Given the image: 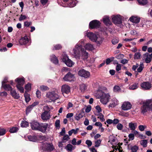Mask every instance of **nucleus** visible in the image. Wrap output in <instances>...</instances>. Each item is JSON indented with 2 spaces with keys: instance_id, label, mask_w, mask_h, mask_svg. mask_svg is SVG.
Listing matches in <instances>:
<instances>
[{
  "instance_id": "nucleus-1",
  "label": "nucleus",
  "mask_w": 152,
  "mask_h": 152,
  "mask_svg": "<svg viewBox=\"0 0 152 152\" xmlns=\"http://www.w3.org/2000/svg\"><path fill=\"white\" fill-rule=\"evenodd\" d=\"M73 50L75 57L76 58L79 59L81 57L82 59L85 60L88 57V53L83 48L82 44H77Z\"/></svg>"
},
{
  "instance_id": "nucleus-2",
  "label": "nucleus",
  "mask_w": 152,
  "mask_h": 152,
  "mask_svg": "<svg viewBox=\"0 0 152 152\" xmlns=\"http://www.w3.org/2000/svg\"><path fill=\"white\" fill-rule=\"evenodd\" d=\"M110 142L113 145L114 148L113 152H122V149L121 146L117 144V140L113 135H110L109 137Z\"/></svg>"
},
{
  "instance_id": "nucleus-3",
  "label": "nucleus",
  "mask_w": 152,
  "mask_h": 152,
  "mask_svg": "<svg viewBox=\"0 0 152 152\" xmlns=\"http://www.w3.org/2000/svg\"><path fill=\"white\" fill-rule=\"evenodd\" d=\"M17 84L16 86L18 89L21 93L24 92V88L23 86L25 83V79L24 77L17 78L15 80Z\"/></svg>"
},
{
  "instance_id": "nucleus-4",
  "label": "nucleus",
  "mask_w": 152,
  "mask_h": 152,
  "mask_svg": "<svg viewBox=\"0 0 152 152\" xmlns=\"http://www.w3.org/2000/svg\"><path fill=\"white\" fill-rule=\"evenodd\" d=\"M101 23L100 21L96 20H93L89 23V28L91 29L101 28Z\"/></svg>"
},
{
  "instance_id": "nucleus-5",
  "label": "nucleus",
  "mask_w": 152,
  "mask_h": 152,
  "mask_svg": "<svg viewBox=\"0 0 152 152\" xmlns=\"http://www.w3.org/2000/svg\"><path fill=\"white\" fill-rule=\"evenodd\" d=\"M151 103V99L147 100L145 102H143V106L141 108L142 113L143 114H145L147 112L149 109H150L149 106Z\"/></svg>"
},
{
  "instance_id": "nucleus-6",
  "label": "nucleus",
  "mask_w": 152,
  "mask_h": 152,
  "mask_svg": "<svg viewBox=\"0 0 152 152\" xmlns=\"http://www.w3.org/2000/svg\"><path fill=\"white\" fill-rule=\"evenodd\" d=\"M46 97L51 101H54L58 98V95L54 91L47 93Z\"/></svg>"
},
{
  "instance_id": "nucleus-7",
  "label": "nucleus",
  "mask_w": 152,
  "mask_h": 152,
  "mask_svg": "<svg viewBox=\"0 0 152 152\" xmlns=\"http://www.w3.org/2000/svg\"><path fill=\"white\" fill-rule=\"evenodd\" d=\"M42 148L44 151L50 152L54 149V147L52 143H45L42 146Z\"/></svg>"
},
{
  "instance_id": "nucleus-8",
  "label": "nucleus",
  "mask_w": 152,
  "mask_h": 152,
  "mask_svg": "<svg viewBox=\"0 0 152 152\" xmlns=\"http://www.w3.org/2000/svg\"><path fill=\"white\" fill-rule=\"evenodd\" d=\"M85 36H86L91 41L96 42L97 41L98 37L96 35L92 32H86Z\"/></svg>"
},
{
  "instance_id": "nucleus-9",
  "label": "nucleus",
  "mask_w": 152,
  "mask_h": 152,
  "mask_svg": "<svg viewBox=\"0 0 152 152\" xmlns=\"http://www.w3.org/2000/svg\"><path fill=\"white\" fill-rule=\"evenodd\" d=\"M78 75L80 76L86 78L89 77L90 76V72L83 69L79 71Z\"/></svg>"
},
{
  "instance_id": "nucleus-10",
  "label": "nucleus",
  "mask_w": 152,
  "mask_h": 152,
  "mask_svg": "<svg viewBox=\"0 0 152 152\" xmlns=\"http://www.w3.org/2000/svg\"><path fill=\"white\" fill-rule=\"evenodd\" d=\"M74 75L70 72H68L64 77L63 79L65 81H72L74 80Z\"/></svg>"
},
{
  "instance_id": "nucleus-11",
  "label": "nucleus",
  "mask_w": 152,
  "mask_h": 152,
  "mask_svg": "<svg viewBox=\"0 0 152 152\" xmlns=\"http://www.w3.org/2000/svg\"><path fill=\"white\" fill-rule=\"evenodd\" d=\"M151 83L148 82H144L140 84V86L142 89L144 90H149L151 87Z\"/></svg>"
},
{
  "instance_id": "nucleus-12",
  "label": "nucleus",
  "mask_w": 152,
  "mask_h": 152,
  "mask_svg": "<svg viewBox=\"0 0 152 152\" xmlns=\"http://www.w3.org/2000/svg\"><path fill=\"white\" fill-rule=\"evenodd\" d=\"M112 20L115 24H120L122 23L121 18L120 15L114 16L112 18Z\"/></svg>"
},
{
  "instance_id": "nucleus-13",
  "label": "nucleus",
  "mask_w": 152,
  "mask_h": 152,
  "mask_svg": "<svg viewBox=\"0 0 152 152\" xmlns=\"http://www.w3.org/2000/svg\"><path fill=\"white\" fill-rule=\"evenodd\" d=\"M152 58V53L149 54L146 53L143 55L142 59L144 60L146 63H148L150 62Z\"/></svg>"
},
{
  "instance_id": "nucleus-14",
  "label": "nucleus",
  "mask_w": 152,
  "mask_h": 152,
  "mask_svg": "<svg viewBox=\"0 0 152 152\" xmlns=\"http://www.w3.org/2000/svg\"><path fill=\"white\" fill-rule=\"evenodd\" d=\"M61 91L63 94H68L70 92V88L67 85H64L61 87Z\"/></svg>"
},
{
  "instance_id": "nucleus-15",
  "label": "nucleus",
  "mask_w": 152,
  "mask_h": 152,
  "mask_svg": "<svg viewBox=\"0 0 152 152\" xmlns=\"http://www.w3.org/2000/svg\"><path fill=\"white\" fill-rule=\"evenodd\" d=\"M132 105L130 102H125L122 104L121 107L122 109L124 110H127L131 109Z\"/></svg>"
},
{
  "instance_id": "nucleus-16",
  "label": "nucleus",
  "mask_w": 152,
  "mask_h": 152,
  "mask_svg": "<svg viewBox=\"0 0 152 152\" xmlns=\"http://www.w3.org/2000/svg\"><path fill=\"white\" fill-rule=\"evenodd\" d=\"M32 129L38 130L40 124L37 122L33 121L30 123Z\"/></svg>"
},
{
  "instance_id": "nucleus-17",
  "label": "nucleus",
  "mask_w": 152,
  "mask_h": 152,
  "mask_svg": "<svg viewBox=\"0 0 152 152\" xmlns=\"http://www.w3.org/2000/svg\"><path fill=\"white\" fill-rule=\"evenodd\" d=\"M48 126V124L46 123L40 124L38 130L44 133L46 131Z\"/></svg>"
},
{
  "instance_id": "nucleus-18",
  "label": "nucleus",
  "mask_w": 152,
  "mask_h": 152,
  "mask_svg": "<svg viewBox=\"0 0 152 152\" xmlns=\"http://www.w3.org/2000/svg\"><path fill=\"white\" fill-rule=\"evenodd\" d=\"M41 118L43 120L47 121L50 118V115L48 112H44L41 114Z\"/></svg>"
},
{
  "instance_id": "nucleus-19",
  "label": "nucleus",
  "mask_w": 152,
  "mask_h": 152,
  "mask_svg": "<svg viewBox=\"0 0 152 152\" xmlns=\"http://www.w3.org/2000/svg\"><path fill=\"white\" fill-rule=\"evenodd\" d=\"M28 39L27 37L25 36L20 39L19 42L21 45H25L28 42Z\"/></svg>"
},
{
  "instance_id": "nucleus-20",
  "label": "nucleus",
  "mask_w": 152,
  "mask_h": 152,
  "mask_svg": "<svg viewBox=\"0 0 152 152\" xmlns=\"http://www.w3.org/2000/svg\"><path fill=\"white\" fill-rule=\"evenodd\" d=\"M4 82H2V87H3L4 90L8 91H11L12 90V88L9 84H4Z\"/></svg>"
},
{
  "instance_id": "nucleus-21",
  "label": "nucleus",
  "mask_w": 152,
  "mask_h": 152,
  "mask_svg": "<svg viewBox=\"0 0 152 152\" xmlns=\"http://www.w3.org/2000/svg\"><path fill=\"white\" fill-rule=\"evenodd\" d=\"M129 127L131 130H134L136 128L137 126V123L131 122L129 123Z\"/></svg>"
},
{
  "instance_id": "nucleus-22",
  "label": "nucleus",
  "mask_w": 152,
  "mask_h": 152,
  "mask_svg": "<svg viewBox=\"0 0 152 152\" xmlns=\"http://www.w3.org/2000/svg\"><path fill=\"white\" fill-rule=\"evenodd\" d=\"M96 94V98L99 99L104 97V93L102 90L99 89L97 91Z\"/></svg>"
},
{
  "instance_id": "nucleus-23",
  "label": "nucleus",
  "mask_w": 152,
  "mask_h": 152,
  "mask_svg": "<svg viewBox=\"0 0 152 152\" xmlns=\"http://www.w3.org/2000/svg\"><path fill=\"white\" fill-rule=\"evenodd\" d=\"M130 21L133 23H138L140 20V18L137 17L132 16L129 18Z\"/></svg>"
},
{
  "instance_id": "nucleus-24",
  "label": "nucleus",
  "mask_w": 152,
  "mask_h": 152,
  "mask_svg": "<svg viewBox=\"0 0 152 152\" xmlns=\"http://www.w3.org/2000/svg\"><path fill=\"white\" fill-rule=\"evenodd\" d=\"M105 25L107 26H110L112 24V23L110 20V18L108 16H105Z\"/></svg>"
},
{
  "instance_id": "nucleus-25",
  "label": "nucleus",
  "mask_w": 152,
  "mask_h": 152,
  "mask_svg": "<svg viewBox=\"0 0 152 152\" xmlns=\"http://www.w3.org/2000/svg\"><path fill=\"white\" fill-rule=\"evenodd\" d=\"M10 93L11 95L15 99H18L20 97L19 94L17 93L15 90H12Z\"/></svg>"
},
{
  "instance_id": "nucleus-26",
  "label": "nucleus",
  "mask_w": 152,
  "mask_h": 152,
  "mask_svg": "<svg viewBox=\"0 0 152 152\" xmlns=\"http://www.w3.org/2000/svg\"><path fill=\"white\" fill-rule=\"evenodd\" d=\"M51 61L55 64H57L58 63V61L57 58L54 55H52L51 56Z\"/></svg>"
},
{
  "instance_id": "nucleus-27",
  "label": "nucleus",
  "mask_w": 152,
  "mask_h": 152,
  "mask_svg": "<svg viewBox=\"0 0 152 152\" xmlns=\"http://www.w3.org/2000/svg\"><path fill=\"white\" fill-rule=\"evenodd\" d=\"M85 49L88 50H92L94 49L93 45L89 43H87L84 46Z\"/></svg>"
},
{
  "instance_id": "nucleus-28",
  "label": "nucleus",
  "mask_w": 152,
  "mask_h": 152,
  "mask_svg": "<svg viewBox=\"0 0 152 152\" xmlns=\"http://www.w3.org/2000/svg\"><path fill=\"white\" fill-rule=\"evenodd\" d=\"M28 138L29 141L34 142L37 140L38 136L29 135L28 136Z\"/></svg>"
},
{
  "instance_id": "nucleus-29",
  "label": "nucleus",
  "mask_w": 152,
  "mask_h": 152,
  "mask_svg": "<svg viewBox=\"0 0 152 152\" xmlns=\"http://www.w3.org/2000/svg\"><path fill=\"white\" fill-rule=\"evenodd\" d=\"M64 63L67 66L70 67H72L74 64V63L69 58Z\"/></svg>"
},
{
  "instance_id": "nucleus-30",
  "label": "nucleus",
  "mask_w": 152,
  "mask_h": 152,
  "mask_svg": "<svg viewBox=\"0 0 152 152\" xmlns=\"http://www.w3.org/2000/svg\"><path fill=\"white\" fill-rule=\"evenodd\" d=\"M69 59V57L67 55L64 53H63L62 55L61 59L62 61L64 63L65 62Z\"/></svg>"
},
{
  "instance_id": "nucleus-31",
  "label": "nucleus",
  "mask_w": 152,
  "mask_h": 152,
  "mask_svg": "<svg viewBox=\"0 0 152 152\" xmlns=\"http://www.w3.org/2000/svg\"><path fill=\"white\" fill-rule=\"evenodd\" d=\"M83 116V114L82 113H80L79 114H76L75 117V119L77 121H79Z\"/></svg>"
},
{
  "instance_id": "nucleus-32",
  "label": "nucleus",
  "mask_w": 152,
  "mask_h": 152,
  "mask_svg": "<svg viewBox=\"0 0 152 152\" xmlns=\"http://www.w3.org/2000/svg\"><path fill=\"white\" fill-rule=\"evenodd\" d=\"M111 99V97L109 93L105 94V104L108 102Z\"/></svg>"
},
{
  "instance_id": "nucleus-33",
  "label": "nucleus",
  "mask_w": 152,
  "mask_h": 152,
  "mask_svg": "<svg viewBox=\"0 0 152 152\" xmlns=\"http://www.w3.org/2000/svg\"><path fill=\"white\" fill-rule=\"evenodd\" d=\"M87 89V86L84 84H82L80 85V89L82 92H84Z\"/></svg>"
},
{
  "instance_id": "nucleus-34",
  "label": "nucleus",
  "mask_w": 152,
  "mask_h": 152,
  "mask_svg": "<svg viewBox=\"0 0 152 152\" xmlns=\"http://www.w3.org/2000/svg\"><path fill=\"white\" fill-rule=\"evenodd\" d=\"M44 110H45V112H47L49 113V112L50 111V109H52L53 107L50 106H48V105H45L44 107Z\"/></svg>"
},
{
  "instance_id": "nucleus-35",
  "label": "nucleus",
  "mask_w": 152,
  "mask_h": 152,
  "mask_svg": "<svg viewBox=\"0 0 152 152\" xmlns=\"http://www.w3.org/2000/svg\"><path fill=\"white\" fill-rule=\"evenodd\" d=\"M20 125L22 127H26L28 126V123L26 121H23Z\"/></svg>"
},
{
  "instance_id": "nucleus-36",
  "label": "nucleus",
  "mask_w": 152,
  "mask_h": 152,
  "mask_svg": "<svg viewBox=\"0 0 152 152\" xmlns=\"http://www.w3.org/2000/svg\"><path fill=\"white\" fill-rule=\"evenodd\" d=\"M24 97L25 98V101L27 103L30 100V98L29 97V95L26 92H25L24 93Z\"/></svg>"
},
{
  "instance_id": "nucleus-37",
  "label": "nucleus",
  "mask_w": 152,
  "mask_h": 152,
  "mask_svg": "<svg viewBox=\"0 0 152 152\" xmlns=\"http://www.w3.org/2000/svg\"><path fill=\"white\" fill-rule=\"evenodd\" d=\"M138 87V83H135L130 86L129 88L130 89L134 90L137 88Z\"/></svg>"
},
{
  "instance_id": "nucleus-38",
  "label": "nucleus",
  "mask_w": 152,
  "mask_h": 152,
  "mask_svg": "<svg viewBox=\"0 0 152 152\" xmlns=\"http://www.w3.org/2000/svg\"><path fill=\"white\" fill-rule=\"evenodd\" d=\"M147 141L146 140H142L140 142L141 145L144 147H146L147 146Z\"/></svg>"
},
{
  "instance_id": "nucleus-39",
  "label": "nucleus",
  "mask_w": 152,
  "mask_h": 152,
  "mask_svg": "<svg viewBox=\"0 0 152 152\" xmlns=\"http://www.w3.org/2000/svg\"><path fill=\"white\" fill-rule=\"evenodd\" d=\"M139 3L142 5L146 4L148 2L147 0H137Z\"/></svg>"
},
{
  "instance_id": "nucleus-40",
  "label": "nucleus",
  "mask_w": 152,
  "mask_h": 152,
  "mask_svg": "<svg viewBox=\"0 0 152 152\" xmlns=\"http://www.w3.org/2000/svg\"><path fill=\"white\" fill-rule=\"evenodd\" d=\"M18 128L16 127H12L10 128L9 130L10 132L11 133H13L16 132L18 130Z\"/></svg>"
},
{
  "instance_id": "nucleus-41",
  "label": "nucleus",
  "mask_w": 152,
  "mask_h": 152,
  "mask_svg": "<svg viewBox=\"0 0 152 152\" xmlns=\"http://www.w3.org/2000/svg\"><path fill=\"white\" fill-rule=\"evenodd\" d=\"M73 146L70 144H69L66 145V148L68 151H72V150Z\"/></svg>"
},
{
  "instance_id": "nucleus-42",
  "label": "nucleus",
  "mask_w": 152,
  "mask_h": 152,
  "mask_svg": "<svg viewBox=\"0 0 152 152\" xmlns=\"http://www.w3.org/2000/svg\"><path fill=\"white\" fill-rule=\"evenodd\" d=\"M118 42V39L117 37L114 38L112 40V43L113 45H115L117 44Z\"/></svg>"
},
{
  "instance_id": "nucleus-43",
  "label": "nucleus",
  "mask_w": 152,
  "mask_h": 152,
  "mask_svg": "<svg viewBox=\"0 0 152 152\" xmlns=\"http://www.w3.org/2000/svg\"><path fill=\"white\" fill-rule=\"evenodd\" d=\"M115 64H117V65L116 67V70L118 72L120 71L121 69V65L118 63V62L116 61Z\"/></svg>"
},
{
  "instance_id": "nucleus-44",
  "label": "nucleus",
  "mask_w": 152,
  "mask_h": 152,
  "mask_svg": "<svg viewBox=\"0 0 152 152\" xmlns=\"http://www.w3.org/2000/svg\"><path fill=\"white\" fill-rule=\"evenodd\" d=\"M143 64L142 63H141L139 67L137 69V72H140L142 70Z\"/></svg>"
},
{
  "instance_id": "nucleus-45",
  "label": "nucleus",
  "mask_w": 152,
  "mask_h": 152,
  "mask_svg": "<svg viewBox=\"0 0 152 152\" xmlns=\"http://www.w3.org/2000/svg\"><path fill=\"white\" fill-rule=\"evenodd\" d=\"M38 138H39L41 140H46L48 139V138L46 136L39 135L38 136Z\"/></svg>"
},
{
  "instance_id": "nucleus-46",
  "label": "nucleus",
  "mask_w": 152,
  "mask_h": 152,
  "mask_svg": "<svg viewBox=\"0 0 152 152\" xmlns=\"http://www.w3.org/2000/svg\"><path fill=\"white\" fill-rule=\"evenodd\" d=\"M40 88L41 90L42 91H47L48 90V88L47 86H45L42 85L40 86Z\"/></svg>"
},
{
  "instance_id": "nucleus-47",
  "label": "nucleus",
  "mask_w": 152,
  "mask_h": 152,
  "mask_svg": "<svg viewBox=\"0 0 152 152\" xmlns=\"http://www.w3.org/2000/svg\"><path fill=\"white\" fill-rule=\"evenodd\" d=\"M31 84L30 83H28L25 86V88L27 91H29V90H30L31 89Z\"/></svg>"
},
{
  "instance_id": "nucleus-48",
  "label": "nucleus",
  "mask_w": 152,
  "mask_h": 152,
  "mask_svg": "<svg viewBox=\"0 0 152 152\" xmlns=\"http://www.w3.org/2000/svg\"><path fill=\"white\" fill-rule=\"evenodd\" d=\"M101 140L100 139L97 140L96 141H95V147H99L101 143Z\"/></svg>"
},
{
  "instance_id": "nucleus-49",
  "label": "nucleus",
  "mask_w": 152,
  "mask_h": 152,
  "mask_svg": "<svg viewBox=\"0 0 152 152\" xmlns=\"http://www.w3.org/2000/svg\"><path fill=\"white\" fill-rule=\"evenodd\" d=\"M138 148V147L136 145L132 146L131 148L132 152H136Z\"/></svg>"
},
{
  "instance_id": "nucleus-50",
  "label": "nucleus",
  "mask_w": 152,
  "mask_h": 152,
  "mask_svg": "<svg viewBox=\"0 0 152 152\" xmlns=\"http://www.w3.org/2000/svg\"><path fill=\"white\" fill-rule=\"evenodd\" d=\"M120 90V87L118 86H115L113 87V91L115 92H118Z\"/></svg>"
},
{
  "instance_id": "nucleus-51",
  "label": "nucleus",
  "mask_w": 152,
  "mask_h": 152,
  "mask_svg": "<svg viewBox=\"0 0 152 152\" xmlns=\"http://www.w3.org/2000/svg\"><path fill=\"white\" fill-rule=\"evenodd\" d=\"M140 56L141 55L139 52H137L135 53L134 55V58L135 59H138L140 58Z\"/></svg>"
},
{
  "instance_id": "nucleus-52",
  "label": "nucleus",
  "mask_w": 152,
  "mask_h": 152,
  "mask_svg": "<svg viewBox=\"0 0 152 152\" xmlns=\"http://www.w3.org/2000/svg\"><path fill=\"white\" fill-rule=\"evenodd\" d=\"M98 118H99L101 121H103L104 120V115L101 113H99L98 115Z\"/></svg>"
},
{
  "instance_id": "nucleus-53",
  "label": "nucleus",
  "mask_w": 152,
  "mask_h": 152,
  "mask_svg": "<svg viewBox=\"0 0 152 152\" xmlns=\"http://www.w3.org/2000/svg\"><path fill=\"white\" fill-rule=\"evenodd\" d=\"M117 128L118 130H121L123 128V125L120 123L118 124L117 126Z\"/></svg>"
},
{
  "instance_id": "nucleus-54",
  "label": "nucleus",
  "mask_w": 152,
  "mask_h": 152,
  "mask_svg": "<svg viewBox=\"0 0 152 152\" xmlns=\"http://www.w3.org/2000/svg\"><path fill=\"white\" fill-rule=\"evenodd\" d=\"M6 133V130L3 129H0V136L4 135Z\"/></svg>"
},
{
  "instance_id": "nucleus-55",
  "label": "nucleus",
  "mask_w": 152,
  "mask_h": 152,
  "mask_svg": "<svg viewBox=\"0 0 152 152\" xmlns=\"http://www.w3.org/2000/svg\"><path fill=\"white\" fill-rule=\"evenodd\" d=\"M129 137V139L130 140H133L134 137V134L133 133H130L129 134L128 136Z\"/></svg>"
},
{
  "instance_id": "nucleus-56",
  "label": "nucleus",
  "mask_w": 152,
  "mask_h": 152,
  "mask_svg": "<svg viewBox=\"0 0 152 152\" xmlns=\"http://www.w3.org/2000/svg\"><path fill=\"white\" fill-rule=\"evenodd\" d=\"M26 17L25 15L21 14L19 18V20L20 21H21L23 20L26 19Z\"/></svg>"
},
{
  "instance_id": "nucleus-57",
  "label": "nucleus",
  "mask_w": 152,
  "mask_h": 152,
  "mask_svg": "<svg viewBox=\"0 0 152 152\" xmlns=\"http://www.w3.org/2000/svg\"><path fill=\"white\" fill-rule=\"evenodd\" d=\"M32 25V23L31 22L25 21L24 22V26L26 27H28Z\"/></svg>"
},
{
  "instance_id": "nucleus-58",
  "label": "nucleus",
  "mask_w": 152,
  "mask_h": 152,
  "mask_svg": "<svg viewBox=\"0 0 152 152\" xmlns=\"http://www.w3.org/2000/svg\"><path fill=\"white\" fill-rule=\"evenodd\" d=\"M33 107L31 105H30L29 106H28L26 108V112L27 113H29L30 111H31V110H32Z\"/></svg>"
},
{
  "instance_id": "nucleus-59",
  "label": "nucleus",
  "mask_w": 152,
  "mask_h": 152,
  "mask_svg": "<svg viewBox=\"0 0 152 152\" xmlns=\"http://www.w3.org/2000/svg\"><path fill=\"white\" fill-rule=\"evenodd\" d=\"M86 144L88 145V147L91 146L92 144L91 141L89 140H87L86 142Z\"/></svg>"
},
{
  "instance_id": "nucleus-60",
  "label": "nucleus",
  "mask_w": 152,
  "mask_h": 152,
  "mask_svg": "<svg viewBox=\"0 0 152 152\" xmlns=\"http://www.w3.org/2000/svg\"><path fill=\"white\" fill-rule=\"evenodd\" d=\"M55 49L56 50H58L61 49L62 48L61 45H60L58 44L54 46Z\"/></svg>"
},
{
  "instance_id": "nucleus-61",
  "label": "nucleus",
  "mask_w": 152,
  "mask_h": 152,
  "mask_svg": "<svg viewBox=\"0 0 152 152\" xmlns=\"http://www.w3.org/2000/svg\"><path fill=\"white\" fill-rule=\"evenodd\" d=\"M139 130L141 131H143L144 130L145 128L144 126L142 125H140L138 127Z\"/></svg>"
},
{
  "instance_id": "nucleus-62",
  "label": "nucleus",
  "mask_w": 152,
  "mask_h": 152,
  "mask_svg": "<svg viewBox=\"0 0 152 152\" xmlns=\"http://www.w3.org/2000/svg\"><path fill=\"white\" fill-rule=\"evenodd\" d=\"M69 139V137L67 134L64 135L63 138V140H67Z\"/></svg>"
},
{
  "instance_id": "nucleus-63",
  "label": "nucleus",
  "mask_w": 152,
  "mask_h": 152,
  "mask_svg": "<svg viewBox=\"0 0 152 152\" xmlns=\"http://www.w3.org/2000/svg\"><path fill=\"white\" fill-rule=\"evenodd\" d=\"M36 94L37 95V96L38 98H40L41 97V92H40L39 91L37 90L36 92Z\"/></svg>"
},
{
  "instance_id": "nucleus-64",
  "label": "nucleus",
  "mask_w": 152,
  "mask_h": 152,
  "mask_svg": "<svg viewBox=\"0 0 152 152\" xmlns=\"http://www.w3.org/2000/svg\"><path fill=\"white\" fill-rule=\"evenodd\" d=\"M91 110V106L87 107L86 109V112L88 113H89Z\"/></svg>"
}]
</instances>
